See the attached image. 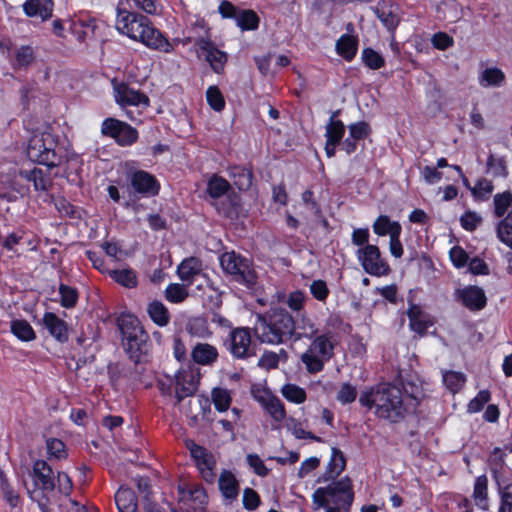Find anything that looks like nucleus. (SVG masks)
Returning a JSON list of instances; mask_svg holds the SVG:
<instances>
[{"mask_svg": "<svg viewBox=\"0 0 512 512\" xmlns=\"http://www.w3.org/2000/svg\"><path fill=\"white\" fill-rule=\"evenodd\" d=\"M348 129L349 135L357 141L365 140L372 133L371 126L366 121L351 123Z\"/></svg>", "mask_w": 512, "mask_h": 512, "instance_id": "obj_63", "label": "nucleus"}, {"mask_svg": "<svg viewBox=\"0 0 512 512\" xmlns=\"http://www.w3.org/2000/svg\"><path fill=\"white\" fill-rule=\"evenodd\" d=\"M373 232L378 236L391 235L399 231L402 227L398 221H391L387 215H379L374 221Z\"/></svg>", "mask_w": 512, "mask_h": 512, "instance_id": "obj_40", "label": "nucleus"}, {"mask_svg": "<svg viewBox=\"0 0 512 512\" xmlns=\"http://www.w3.org/2000/svg\"><path fill=\"white\" fill-rule=\"evenodd\" d=\"M218 357L217 348L209 343H197L191 350L192 361L198 365L212 366Z\"/></svg>", "mask_w": 512, "mask_h": 512, "instance_id": "obj_26", "label": "nucleus"}, {"mask_svg": "<svg viewBox=\"0 0 512 512\" xmlns=\"http://www.w3.org/2000/svg\"><path fill=\"white\" fill-rule=\"evenodd\" d=\"M339 114L340 110L332 112V115L329 118V122L326 125L325 137L326 141L340 145L345 135L346 127L342 120L336 119Z\"/></svg>", "mask_w": 512, "mask_h": 512, "instance_id": "obj_31", "label": "nucleus"}, {"mask_svg": "<svg viewBox=\"0 0 512 512\" xmlns=\"http://www.w3.org/2000/svg\"><path fill=\"white\" fill-rule=\"evenodd\" d=\"M309 340L311 342L302 353L300 360L309 374H317L334 357L338 341L335 334L330 330L317 334Z\"/></svg>", "mask_w": 512, "mask_h": 512, "instance_id": "obj_6", "label": "nucleus"}, {"mask_svg": "<svg viewBox=\"0 0 512 512\" xmlns=\"http://www.w3.org/2000/svg\"><path fill=\"white\" fill-rule=\"evenodd\" d=\"M373 11L376 17L389 31H394L399 25V17L392 10V4L388 5L385 1L378 2Z\"/></svg>", "mask_w": 512, "mask_h": 512, "instance_id": "obj_30", "label": "nucleus"}, {"mask_svg": "<svg viewBox=\"0 0 512 512\" xmlns=\"http://www.w3.org/2000/svg\"><path fill=\"white\" fill-rule=\"evenodd\" d=\"M506 454L502 451L500 447H495L489 457L488 464L490 467V471L493 477V480L496 482L497 479H506L512 477V472H508L505 469L506 466Z\"/></svg>", "mask_w": 512, "mask_h": 512, "instance_id": "obj_28", "label": "nucleus"}, {"mask_svg": "<svg viewBox=\"0 0 512 512\" xmlns=\"http://www.w3.org/2000/svg\"><path fill=\"white\" fill-rule=\"evenodd\" d=\"M186 331L191 337L200 339H208L212 336L207 319L201 316L189 319L186 324Z\"/></svg>", "mask_w": 512, "mask_h": 512, "instance_id": "obj_34", "label": "nucleus"}, {"mask_svg": "<svg viewBox=\"0 0 512 512\" xmlns=\"http://www.w3.org/2000/svg\"><path fill=\"white\" fill-rule=\"evenodd\" d=\"M309 290L314 299L324 304L330 295V289L326 281L322 279L313 280L309 286Z\"/></svg>", "mask_w": 512, "mask_h": 512, "instance_id": "obj_61", "label": "nucleus"}, {"mask_svg": "<svg viewBox=\"0 0 512 512\" xmlns=\"http://www.w3.org/2000/svg\"><path fill=\"white\" fill-rule=\"evenodd\" d=\"M298 328L301 330V332L295 331V335L293 336L294 341L300 340L302 338L309 340L318 334V328L316 327L315 323L307 317H303L301 319V324Z\"/></svg>", "mask_w": 512, "mask_h": 512, "instance_id": "obj_62", "label": "nucleus"}, {"mask_svg": "<svg viewBox=\"0 0 512 512\" xmlns=\"http://www.w3.org/2000/svg\"><path fill=\"white\" fill-rule=\"evenodd\" d=\"M265 409L276 422H282L286 418L284 404L278 397H271L265 403Z\"/></svg>", "mask_w": 512, "mask_h": 512, "instance_id": "obj_58", "label": "nucleus"}, {"mask_svg": "<svg viewBox=\"0 0 512 512\" xmlns=\"http://www.w3.org/2000/svg\"><path fill=\"white\" fill-rule=\"evenodd\" d=\"M358 47V36L348 33L342 34L335 44L336 53L347 62H351L355 58Z\"/></svg>", "mask_w": 512, "mask_h": 512, "instance_id": "obj_27", "label": "nucleus"}, {"mask_svg": "<svg viewBox=\"0 0 512 512\" xmlns=\"http://www.w3.org/2000/svg\"><path fill=\"white\" fill-rule=\"evenodd\" d=\"M512 205V193L504 191L494 196V214L496 217H503L507 214Z\"/></svg>", "mask_w": 512, "mask_h": 512, "instance_id": "obj_55", "label": "nucleus"}, {"mask_svg": "<svg viewBox=\"0 0 512 512\" xmlns=\"http://www.w3.org/2000/svg\"><path fill=\"white\" fill-rule=\"evenodd\" d=\"M32 488H27L30 498L49 496L56 488L52 467L42 459L34 461L31 472Z\"/></svg>", "mask_w": 512, "mask_h": 512, "instance_id": "obj_12", "label": "nucleus"}, {"mask_svg": "<svg viewBox=\"0 0 512 512\" xmlns=\"http://www.w3.org/2000/svg\"><path fill=\"white\" fill-rule=\"evenodd\" d=\"M443 382L451 392L457 393L464 386L466 377L462 372L447 371L443 375Z\"/></svg>", "mask_w": 512, "mask_h": 512, "instance_id": "obj_57", "label": "nucleus"}, {"mask_svg": "<svg viewBox=\"0 0 512 512\" xmlns=\"http://www.w3.org/2000/svg\"><path fill=\"white\" fill-rule=\"evenodd\" d=\"M101 134L114 139L121 147L131 146L137 142L139 133L136 128L117 118L108 117L101 123Z\"/></svg>", "mask_w": 512, "mask_h": 512, "instance_id": "obj_13", "label": "nucleus"}, {"mask_svg": "<svg viewBox=\"0 0 512 512\" xmlns=\"http://www.w3.org/2000/svg\"><path fill=\"white\" fill-rule=\"evenodd\" d=\"M485 172L491 175L493 178L506 179L509 172L505 157L490 153L486 160Z\"/></svg>", "mask_w": 512, "mask_h": 512, "instance_id": "obj_33", "label": "nucleus"}, {"mask_svg": "<svg viewBox=\"0 0 512 512\" xmlns=\"http://www.w3.org/2000/svg\"><path fill=\"white\" fill-rule=\"evenodd\" d=\"M177 275L186 286L193 285L199 276L205 275L202 260L195 256L184 258L177 267Z\"/></svg>", "mask_w": 512, "mask_h": 512, "instance_id": "obj_20", "label": "nucleus"}, {"mask_svg": "<svg viewBox=\"0 0 512 512\" xmlns=\"http://www.w3.org/2000/svg\"><path fill=\"white\" fill-rule=\"evenodd\" d=\"M358 261L366 273L372 276H385L391 271L389 264L381 256L377 245L367 244L356 252Z\"/></svg>", "mask_w": 512, "mask_h": 512, "instance_id": "obj_15", "label": "nucleus"}, {"mask_svg": "<svg viewBox=\"0 0 512 512\" xmlns=\"http://www.w3.org/2000/svg\"><path fill=\"white\" fill-rule=\"evenodd\" d=\"M199 28L204 34L199 35L195 40V48L205 56L212 71L216 74H222L228 60L226 52L218 49L211 40L210 29L204 19H197L193 24V29Z\"/></svg>", "mask_w": 512, "mask_h": 512, "instance_id": "obj_9", "label": "nucleus"}, {"mask_svg": "<svg viewBox=\"0 0 512 512\" xmlns=\"http://www.w3.org/2000/svg\"><path fill=\"white\" fill-rule=\"evenodd\" d=\"M228 176L233 181V184L240 191H247L251 188L253 183V168L252 164L246 165L232 164L227 168Z\"/></svg>", "mask_w": 512, "mask_h": 512, "instance_id": "obj_23", "label": "nucleus"}, {"mask_svg": "<svg viewBox=\"0 0 512 512\" xmlns=\"http://www.w3.org/2000/svg\"><path fill=\"white\" fill-rule=\"evenodd\" d=\"M185 448L189 451L190 457L197 468L201 478L209 483H214L216 479V458L214 454L206 447L197 444L193 439L184 440Z\"/></svg>", "mask_w": 512, "mask_h": 512, "instance_id": "obj_10", "label": "nucleus"}, {"mask_svg": "<svg viewBox=\"0 0 512 512\" xmlns=\"http://www.w3.org/2000/svg\"><path fill=\"white\" fill-rule=\"evenodd\" d=\"M357 396L356 386L350 382H343L337 392L336 400L342 405H349L357 399Z\"/></svg>", "mask_w": 512, "mask_h": 512, "instance_id": "obj_56", "label": "nucleus"}, {"mask_svg": "<svg viewBox=\"0 0 512 512\" xmlns=\"http://www.w3.org/2000/svg\"><path fill=\"white\" fill-rule=\"evenodd\" d=\"M240 206V198L235 194L228 195L225 199L216 204L218 213L228 219L237 217Z\"/></svg>", "mask_w": 512, "mask_h": 512, "instance_id": "obj_38", "label": "nucleus"}, {"mask_svg": "<svg viewBox=\"0 0 512 512\" xmlns=\"http://www.w3.org/2000/svg\"><path fill=\"white\" fill-rule=\"evenodd\" d=\"M505 81V74L499 68H486L480 78V84L484 87H498Z\"/></svg>", "mask_w": 512, "mask_h": 512, "instance_id": "obj_53", "label": "nucleus"}, {"mask_svg": "<svg viewBox=\"0 0 512 512\" xmlns=\"http://www.w3.org/2000/svg\"><path fill=\"white\" fill-rule=\"evenodd\" d=\"M253 328L235 327L224 342L226 349L235 359H249L256 355L257 345L252 340Z\"/></svg>", "mask_w": 512, "mask_h": 512, "instance_id": "obj_11", "label": "nucleus"}, {"mask_svg": "<svg viewBox=\"0 0 512 512\" xmlns=\"http://www.w3.org/2000/svg\"><path fill=\"white\" fill-rule=\"evenodd\" d=\"M200 384L199 374L193 370H181L175 375V398L181 403L185 398L193 396Z\"/></svg>", "mask_w": 512, "mask_h": 512, "instance_id": "obj_17", "label": "nucleus"}, {"mask_svg": "<svg viewBox=\"0 0 512 512\" xmlns=\"http://www.w3.org/2000/svg\"><path fill=\"white\" fill-rule=\"evenodd\" d=\"M30 193V186L23 184L17 177L0 183V198L14 202Z\"/></svg>", "mask_w": 512, "mask_h": 512, "instance_id": "obj_24", "label": "nucleus"}, {"mask_svg": "<svg viewBox=\"0 0 512 512\" xmlns=\"http://www.w3.org/2000/svg\"><path fill=\"white\" fill-rule=\"evenodd\" d=\"M361 61L371 70H379L386 64L385 58L372 47H365L362 49Z\"/></svg>", "mask_w": 512, "mask_h": 512, "instance_id": "obj_46", "label": "nucleus"}, {"mask_svg": "<svg viewBox=\"0 0 512 512\" xmlns=\"http://www.w3.org/2000/svg\"><path fill=\"white\" fill-rule=\"evenodd\" d=\"M109 276L119 285L132 289L138 285L136 272L132 268L115 269L109 271Z\"/></svg>", "mask_w": 512, "mask_h": 512, "instance_id": "obj_39", "label": "nucleus"}, {"mask_svg": "<svg viewBox=\"0 0 512 512\" xmlns=\"http://www.w3.org/2000/svg\"><path fill=\"white\" fill-rule=\"evenodd\" d=\"M260 18L258 14L251 9H241L236 18V24L242 31H253L258 29Z\"/></svg>", "mask_w": 512, "mask_h": 512, "instance_id": "obj_44", "label": "nucleus"}, {"mask_svg": "<svg viewBox=\"0 0 512 512\" xmlns=\"http://www.w3.org/2000/svg\"><path fill=\"white\" fill-rule=\"evenodd\" d=\"M253 333L261 343H286L295 335V320L287 310L275 309L269 314L258 315Z\"/></svg>", "mask_w": 512, "mask_h": 512, "instance_id": "obj_4", "label": "nucleus"}, {"mask_svg": "<svg viewBox=\"0 0 512 512\" xmlns=\"http://www.w3.org/2000/svg\"><path fill=\"white\" fill-rule=\"evenodd\" d=\"M242 503L246 510L253 511L261 504L260 495L253 488L246 487L243 491Z\"/></svg>", "mask_w": 512, "mask_h": 512, "instance_id": "obj_64", "label": "nucleus"}, {"mask_svg": "<svg viewBox=\"0 0 512 512\" xmlns=\"http://www.w3.org/2000/svg\"><path fill=\"white\" fill-rule=\"evenodd\" d=\"M212 402L218 412H225L232 403L231 393L226 388L215 387L211 391Z\"/></svg>", "mask_w": 512, "mask_h": 512, "instance_id": "obj_48", "label": "nucleus"}, {"mask_svg": "<svg viewBox=\"0 0 512 512\" xmlns=\"http://www.w3.org/2000/svg\"><path fill=\"white\" fill-rule=\"evenodd\" d=\"M116 327L123 352L135 365V370L129 375L130 384L133 386L144 384L143 365L151 361L153 351L150 335L140 319L130 312H122L116 318Z\"/></svg>", "mask_w": 512, "mask_h": 512, "instance_id": "obj_1", "label": "nucleus"}, {"mask_svg": "<svg viewBox=\"0 0 512 512\" xmlns=\"http://www.w3.org/2000/svg\"><path fill=\"white\" fill-rule=\"evenodd\" d=\"M354 500V491L349 477L345 476L339 480L333 481L325 487H318L312 494V502L315 508L327 507L329 502L335 506L342 507L345 512H349Z\"/></svg>", "mask_w": 512, "mask_h": 512, "instance_id": "obj_8", "label": "nucleus"}, {"mask_svg": "<svg viewBox=\"0 0 512 512\" xmlns=\"http://www.w3.org/2000/svg\"><path fill=\"white\" fill-rule=\"evenodd\" d=\"M496 232L498 239L512 249V211L499 221Z\"/></svg>", "mask_w": 512, "mask_h": 512, "instance_id": "obj_49", "label": "nucleus"}, {"mask_svg": "<svg viewBox=\"0 0 512 512\" xmlns=\"http://www.w3.org/2000/svg\"><path fill=\"white\" fill-rule=\"evenodd\" d=\"M46 449L49 459L63 460L68 456L65 443L58 438H47Z\"/></svg>", "mask_w": 512, "mask_h": 512, "instance_id": "obj_52", "label": "nucleus"}, {"mask_svg": "<svg viewBox=\"0 0 512 512\" xmlns=\"http://www.w3.org/2000/svg\"><path fill=\"white\" fill-rule=\"evenodd\" d=\"M500 497L498 512H512V476L495 482Z\"/></svg>", "mask_w": 512, "mask_h": 512, "instance_id": "obj_32", "label": "nucleus"}, {"mask_svg": "<svg viewBox=\"0 0 512 512\" xmlns=\"http://www.w3.org/2000/svg\"><path fill=\"white\" fill-rule=\"evenodd\" d=\"M281 393L287 401L294 404H302L307 399L305 389L292 383L285 384L281 389Z\"/></svg>", "mask_w": 512, "mask_h": 512, "instance_id": "obj_50", "label": "nucleus"}, {"mask_svg": "<svg viewBox=\"0 0 512 512\" xmlns=\"http://www.w3.org/2000/svg\"><path fill=\"white\" fill-rule=\"evenodd\" d=\"M58 145L57 135L48 131L36 133L28 141L26 154L31 162L53 169L68 161L67 155L61 152Z\"/></svg>", "mask_w": 512, "mask_h": 512, "instance_id": "obj_5", "label": "nucleus"}, {"mask_svg": "<svg viewBox=\"0 0 512 512\" xmlns=\"http://www.w3.org/2000/svg\"><path fill=\"white\" fill-rule=\"evenodd\" d=\"M51 170L48 168L43 170L34 166L31 169H20L18 177L27 183H31L36 192H48L52 187Z\"/></svg>", "mask_w": 512, "mask_h": 512, "instance_id": "obj_19", "label": "nucleus"}, {"mask_svg": "<svg viewBox=\"0 0 512 512\" xmlns=\"http://www.w3.org/2000/svg\"><path fill=\"white\" fill-rule=\"evenodd\" d=\"M147 313L153 323L159 327H164L170 322V313L167 307L158 300L148 304Z\"/></svg>", "mask_w": 512, "mask_h": 512, "instance_id": "obj_35", "label": "nucleus"}, {"mask_svg": "<svg viewBox=\"0 0 512 512\" xmlns=\"http://www.w3.org/2000/svg\"><path fill=\"white\" fill-rule=\"evenodd\" d=\"M0 490L3 499L11 508H16L17 506L20 505V495L10 484L6 474L3 471H0Z\"/></svg>", "mask_w": 512, "mask_h": 512, "instance_id": "obj_43", "label": "nucleus"}, {"mask_svg": "<svg viewBox=\"0 0 512 512\" xmlns=\"http://www.w3.org/2000/svg\"><path fill=\"white\" fill-rule=\"evenodd\" d=\"M23 11L28 17H40L47 21L53 16V0H26L22 5Z\"/></svg>", "mask_w": 512, "mask_h": 512, "instance_id": "obj_25", "label": "nucleus"}, {"mask_svg": "<svg viewBox=\"0 0 512 512\" xmlns=\"http://www.w3.org/2000/svg\"><path fill=\"white\" fill-rule=\"evenodd\" d=\"M473 498L476 505L481 509L488 507V478L482 474L475 479Z\"/></svg>", "mask_w": 512, "mask_h": 512, "instance_id": "obj_42", "label": "nucleus"}, {"mask_svg": "<svg viewBox=\"0 0 512 512\" xmlns=\"http://www.w3.org/2000/svg\"><path fill=\"white\" fill-rule=\"evenodd\" d=\"M491 400V393L487 389L480 390L467 404V412L470 414L482 411Z\"/></svg>", "mask_w": 512, "mask_h": 512, "instance_id": "obj_60", "label": "nucleus"}, {"mask_svg": "<svg viewBox=\"0 0 512 512\" xmlns=\"http://www.w3.org/2000/svg\"><path fill=\"white\" fill-rule=\"evenodd\" d=\"M456 299L470 311H480L487 305L484 290L476 285H469L456 291Z\"/></svg>", "mask_w": 512, "mask_h": 512, "instance_id": "obj_18", "label": "nucleus"}, {"mask_svg": "<svg viewBox=\"0 0 512 512\" xmlns=\"http://www.w3.org/2000/svg\"><path fill=\"white\" fill-rule=\"evenodd\" d=\"M185 284L170 283L165 289V298L168 302L178 304L182 303L189 296Z\"/></svg>", "mask_w": 512, "mask_h": 512, "instance_id": "obj_51", "label": "nucleus"}, {"mask_svg": "<svg viewBox=\"0 0 512 512\" xmlns=\"http://www.w3.org/2000/svg\"><path fill=\"white\" fill-rule=\"evenodd\" d=\"M114 498L119 512H137L138 500L131 488L121 486Z\"/></svg>", "mask_w": 512, "mask_h": 512, "instance_id": "obj_29", "label": "nucleus"}, {"mask_svg": "<svg viewBox=\"0 0 512 512\" xmlns=\"http://www.w3.org/2000/svg\"><path fill=\"white\" fill-rule=\"evenodd\" d=\"M129 181L134 192L142 197H155L160 193V181L148 171L142 169L130 171Z\"/></svg>", "mask_w": 512, "mask_h": 512, "instance_id": "obj_16", "label": "nucleus"}, {"mask_svg": "<svg viewBox=\"0 0 512 512\" xmlns=\"http://www.w3.org/2000/svg\"><path fill=\"white\" fill-rule=\"evenodd\" d=\"M11 333L20 341L30 342L36 339V333L25 319H15L10 323Z\"/></svg>", "mask_w": 512, "mask_h": 512, "instance_id": "obj_36", "label": "nucleus"}, {"mask_svg": "<svg viewBox=\"0 0 512 512\" xmlns=\"http://www.w3.org/2000/svg\"><path fill=\"white\" fill-rule=\"evenodd\" d=\"M116 29L120 34L132 40L141 42L146 47L163 53H171L174 47L169 39L157 28L151 20L140 13L128 11L117 6Z\"/></svg>", "mask_w": 512, "mask_h": 512, "instance_id": "obj_2", "label": "nucleus"}, {"mask_svg": "<svg viewBox=\"0 0 512 512\" xmlns=\"http://www.w3.org/2000/svg\"><path fill=\"white\" fill-rule=\"evenodd\" d=\"M493 189L494 186L492 181L487 180L486 178H480L477 180L473 189H471V194L475 200L484 201L489 198L490 194L493 192Z\"/></svg>", "mask_w": 512, "mask_h": 512, "instance_id": "obj_59", "label": "nucleus"}, {"mask_svg": "<svg viewBox=\"0 0 512 512\" xmlns=\"http://www.w3.org/2000/svg\"><path fill=\"white\" fill-rule=\"evenodd\" d=\"M231 188L230 183L221 176L214 174L207 183V193L213 199L224 196Z\"/></svg>", "mask_w": 512, "mask_h": 512, "instance_id": "obj_45", "label": "nucleus"}, {"mask_svg": "<svg viewBox=\"0 0 512 512\" xmlns=\"http://www.w3.org/2000/svg\"><path fill=\"white\" fill-rule=\"evenodd\" d=\"M43 326L51 337L59 343H66L69 340V326L54 312H45L42 318Z\"/></svg>", "mask_w": 512, "mask_h": 512, "instance_id": "obj_22", "label": "nucleus"}, {"mask_svg": "<svg viewBox=\"0 0 512 512\" xmlns=\"http://www.w3.org/2000/svg\"><path fill=\"white\" fill-rule=\"evenodd\" d=\"M60 305L65 309H73L79 301V292L76 288L60 283L58 287Z\"/></svg>", "mask_w": 512, "mask_h": 512, "instance_id": "obj_47", "label": "nucleus"}, {"mask_svg": "<svg viewBox=\"0 0 512 512\" xmlns=\"http://www.w3.org/2000/svg\"><path fill=\"white\" fill-rule=\"evenodd\" d=\"M359 403L368 410L375 408L374 413L378 418L392 424L399 423L406 416L402 391L391 383H379L362 391Z\"/></svg>", "mask_w": 512, "mask_h": 512, "instance_id": "obj_3", "label": "nucleus"}, {"mask_svg": "<svg viewBox=\"0 0 512 512\" xmlns=\"http://www.w3.org/2000/svg\"><path fill=\"white\" fill-rule=\"evenodd\" d=\"M346 467V458L344 453L337 447H333L331 458L327 466L328 478L336 479Z\"/></svg>", "mask_w": 512, "mask_h": 512, "instance_id": "obj_41", "label": "nucleus"}, {"mask_svg": "<svg viewBox=\"0 0 512 512\" xmlns=\"http://www.w3.org/2000/svg\"><path fill=\"white\" fill-rule=\"evenodd\" d=\"M218 487L226 505H232L237 501L240 492V485L236 476L230 470L224 469L220 473L218 478Z\"/></svg>", "mask_w": 512, "mask_h": 512, "instance_id": "obj_21", "label": "nucleus"}, {"mask_svg": "<svg viewBox=\"0 0 512 512\" xmlns=\"http://www.w3.org/2000/svg\"><path fill=\"white\" fill-rule=\"evenodd\" d=\"M36 55L34 48L30 45H21L14 54L11 62L14 69H27L34 61Z\"/></svg>", "mask_w": 512, "mask_h": 512, "instance_id": "obj_37", "label": "nucleus"}, {"mask_svg": "<svg viewBox=\"0 0 512 512\" xmlns=\"http://www.w3.org/2000/svg\"><path fill=\"white\" fill-rule=\"evenodd\" d=\"M113 96L116 104L121 108L125 107H143L150 106L148 95L138 89L131 87L125 81H119L117 78L111 80Z\"/></svg>", "mask_w": 512, "mask_h": 512, "instance_id": "obj_14", "label": "nucleus"}, {"mask_svg": "<svg viewBox=\"0 0 512 512\" xmlns=\"http://www.w3.org/2000/svg\"><path fill=\"white\" fill-rule=\"evenodd\" d=\"M206 101L208 105L216 112L224 110L226 102L224 96L216 85H211L206 90Z\"/></svg>", "mask_w": 512, "mask_h": 512, "instance_id": "obj_54", "label": "nucleus"}, {"mask_svg": "<svg viewBox=\"0 0 512 512\" xmlns=\"http://www.w3.org/2000/svg\"><path fill=\"white\" fill-rule=\"evenodd\" d=\"M218 260L223 274L231 281L247 289L255 287L258 275L252 259L230 250L221 253Z\"/></svg>", "mask_w": 512, "mask_h": 512, "instance_id": "obj_7", "label": "nucleus"}]
</instances>
